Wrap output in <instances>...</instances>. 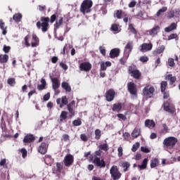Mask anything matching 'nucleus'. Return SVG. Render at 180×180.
Segmentation results:
<instances>
[{
  "label": "nucleus",
  "mask_w": 180,
  "mask_h": 180,
  "mask_svg": "<svg viewBox=\"0 0 180 180\" xmlns=\"http://www.w3.org/2000/svg\"><path fill=\"white\" fill-rule=\"evenodd\" d=\"M147 164H148V159L145 158L141 165H139L138 167L139 168V169L141 171L143 169H146V168H147Z\"/></svg>",
  "instance_id": "obj_29"
},
{
  "label": "nucleus",
  "mask_w": 180,
  "mask_h": 180,
  "mask_svg": "<svg viewBox=\"0 0 180 180\" xmlns=\"http://www.w3.org/2000/svg\"><path fill=\"white\" fill-rule=\"evenodd\" d=\"M166 79H168L169 81H170V85H173L174 82L176 81V77L172 76V75H168L166 77Z\"/></svg>",
  "instance_id": "obj_37"
},
{
  "label": "nucleus",
  "mask_w": 180,
  "mask_h": 180,
  "mask_svg": "<svg viewBox=\"0 0 180 180\" xmlns=\"http://www.w3.org/2000/svg\"><path fill=\"white\" fill-rule=\"evenodd\" d=\"M41 84H39L37 86V89L39 91H43V89H44L46 88V79H41Z\"/></svg>",
  "instance_id": "obj_32"
},
{
  "label": "nucleus",
  "mask_w": 180,
  "mask_h": 180,
  "mask_svg": "<svg viewBox=\"0 0 180 180\" xmlns=\"http://www.w3.org/2000/svg\"><path fill=\"white\" fill-rule=\"evenodd\" d=\"M140 133H141V131L140 130V129L135 128L131 133V136H132V137L137 139V137H139V136H140Z\"/></svg>",
  "instance_id": "obj_36"
},
{
  "label": "nucleus",
  "mask_w": 180,
  "mask_h": 180,
  "mask_svg": "<svg viewBox=\"0 0 180 180\" xmlns=\"http://www.w3.org/2000/svg\"><path fill=\"white\" fill-rule=\"evenodd\" d=\"M63 17H58L56 18L55 29H58L61 25H63Z\"/></svg>",
  "instance_id": "obj_30"
},
{
  "label": "nucleus",
  "mask_w": 180,
  "mask_h": 180,
  "mask_svg": "<svg viewBox=\"0 0 180 180\" xmlns=\"http://www.w3.org/2000/svg\"><path fill=\"white\" fill-rule=\"evenodd\" d=\"M110 174L111 175V178L113 180H119L122 176V174L119 172V169H117V166L113 165L110 169Z\"/></svg>",
  "instance_id": "obj_5"
},
{
  "label": "nucleus",
  "mask_w": 180,
  "mask_h": 180,
  "mask_svg": "<svg viewBox=\"0 0 180 180\" xmlns=\"http://www.w3.org/2000/svg\"><path fill=\"white\" fill-rule=\"evenodd\" d=\"M13 20H15V22H20V19H22V14L20 13H17L15 14L13 17Z\"/></svg>",
  "instance_id": "obj_43"
},
{
  "label": "nucleus",
  "mask_w": 180,
  "mask_h": 180,
  "mask_svg": "<svg viewBox=\"0 0 180 180\" xmlns=\"http://www.w3.org/2000/svg\"><path fill=\"white\" fill-rule=\"evenodd\" d=\"M95 139L96 140H99L101 139V136H102V134L101 132V129H96L95 130Z\"/></svg>",
  "instance_id": "obj_47"
},
{
  "label": "nucleus",
  "mask_w": 180,
  "mask_h": 180,
  "mask_svg": "<svg viewBox=\"0 0 180 180\" xmlns=\"http://www.w3.org/2000/svg\"><path fill=\"white\" fill-rule=\"evenodd\" d=\"M128 29H129V30H130V32L134 33V34H137V31H136V29L134 28L133 24H129Z\"/></svg>",
  "instance_id": "obj_52"
},
{
  "label": "nucleus",
  "mask_w": 180,
  "mask_h": 180,
  "mask_svg": "<svg viewBox=\"0 0 180 180\" xmlns=\"http://www.w3.org/2000/svg\"><path fill=\"white\" fill-rule=\"evenodd\" d=\"M176 37H178V34H171L168 37V40H172L174 39H176Z\"/></svg>",
  "instance_id": "obj_60"
},
{
  "label": "nucleus",
  "mask_w": 180,
  "mask_h": 180,
  "mask_svg": "<svg viewBox=\"0 0 180 180\" xmlns=\"http://www.w3.org/2000/svg\"><path fill=\"white\" fill-rule=\"evenodd\" d=\"M162 127H163V129H162L163 133H168V126H167V124H163Z\"/></svg>",
  "instance_id": "obj_63"
},
{
  "label": "nucleus",
  "mask_w": 180,
  "mask_h": 180,
  "mask_svg": "<svg viewBox=\"0 0 180 180\" xmlns=\"http://www.w3.org/2000/svg\"><path fill=\"white\" fill-rule=\"evenodd\" d=\"M111 31L115 34L119 33V25L117 24H112L111 26Z\"/></svg>",
  "instance_id": "obj_40"
},
{
  "label": "nucleus",
  "mask_w": 180,
  "mask_h": 180,
  "mask_svg": "<svg viewBox=\"0 0 180 180\" xmlns=\"http://www.w3.org/2000/svg\"><path fill=\"white\" fill-rule=\"evenodd\" d=\"M122 110V103H115L112 105V112H120Z\"/></svg>",
  "instance_id": "obj_31"
},
{
  "label": "nucleus",
  "mask_w": 180,
  "mask_h": 180,
  "mask_svg": "<svg viewBox=\"0 0 180 180\" xmlns=\"http://www.w3.org/2000/svg\"><path fill=\"white\" fill-rule=\"evenodd\" d=\"M167 85H168V83L167 82H161V91L162 92H165V89L167 88Z\"/></svg>",
  "instance_id": "obj_48"
},
{
  "label": "nucleus",
  "mask_w": 180,
  "mask_h": 180,
  "mask_svg": "<svg viewBox=\"0 0 180 180\" xmlns=\"http://www.w3.org/2000/svg\"><path fill=\"white\" fill-rule=\"evenodd\" d=\"M91 68H92V65L89 62L82 63L79 65L80 71H85L86 72H88V71H91Z\"/></svg>",
  "instance_id": "obj_9"
},
{
  "label": "nucleus",
  "mask_w": 180,
  "mask_h": 180,
  "mask_svg": "<svg viewBox=\"0 0 180 180\" xmlns=\"http://www.w3.org/2000/svg\"><path fill=\"white\" fill-rule=\"evenodd\" d=\"M56 103L59 105V108H62L65 105H68V98L65 96H62L61 98H57Z\"/></svg>",
  "instance_id": "obj_11"
},
{
  "label": "nucleus",
  "mask_w": 180,
  "mask_h": 180,
  "mask_svg": "<svg viewBox=\"0 0 180 180\" xmlns=\"http://www.w3.org/2000/svg\"><path fill=\"white\" fill-rule=\"evenodd\" d=\"M146 127H148L149 129L151 127H155V122L151 120H146L145 121Z\"/></svg>",
  "instance_id": "obj_28"
},
{
  "label": "nucleus",
  "mask_w": 180,
  "mask_h": 180,
  "mask_svg": "<svg viewBox=\"0 0 180 180\" xmlns=\"http://www.w3.org/2000/svg\"><path fill=\"white\" fill-rule=\"evenodd\" d=\"M112 63L109 61L102 62L101 63V71H106V68H108V67H110Z\"/></svg>",
  "instance_id": "obj_26"
},
{
  "label": "nucleus",
  "mask_w": 180,
  "mask_h": 180,
  "mask_svg": "<svg viewBox=\"0 0 180 180\" xmlns=\"http://www.w3.org/2000/svg\"><path fill=\"white\" fill-rule=\"evenodd\" d=\"M50 22V18L48 17H42L41 18V22L38 21L37 22V27L38 29H41L42 32H47L49 30V22Z\"/></svg>",
  "instance_id": "obj_2"
},
{
  "label": "nucleus",
  "mask_w": 180,
  "mask_h": 180,
  "mask_svg": "<svg viewBox=\"0 0 180 180\" xmlns=\"http://www.w3.org/2000/svg\"><path fill=\"white\" fill-rule=\"evenodd\" d=\"M38 151L41 154H46L47 153V144L46 143H41V146L38 148Z\"/></svg>",
  "instance_id": "obj_19"
},
{
  "label": "nucleus",
  "mask_w": 180,
  "mask_h": 180,
  "mask_svg": "<svg viewBox=\"0 0 180 180\" xmlns=\"http://www.w3.org/2000/svg\"><path fill=\"white\" fill-rule=\"evenodd\" d=\"M0 28L1 29L2 31V34H4L5 36V34H6L7 31H6V26L5 25V22L2 20H0Z\"/></svg>",
  "instance_id": "obj_33"
},
{
  "label": "nucleus",
  "mask_w": 180,
  "mask_h": 180,
  "mask_svg": "<svg viewBox=\"0 0 180 180\" xmlns=\"http://www.w3.org/2000/svg\"><path fill=\"white\" fill-rule=\"evenodd\" d=\"M139 147H140V143L136 142L135 144L133 145L131 151H133L134 153H136V151H137V148H139Z\"/></svg>",
  "instance_id": "obj_49"
},
{
  "label": "nucleus",
  "mask_w": 180,
  "mask_h": 180,
  "mask_svg": "<svg viewBox=\"0 0 180 180\" xmlns=\"http://www.w3.org/2000/svg\"><path fill=\"white\" fill-rule=\"evenodd\" d=\"M44 162L46 165H51V162H53V158L50 155H46L44 158Z\"/></svg>",
  "instance_id": "obj_38"
},
{
  "label": "nucleus",
  "mask_w": 180,
  "mask_h": 180,
  "mask_svg": "<svg viewBox=\"0 0 180 180\" xmlns=\"http://www.w3.org/2000/svg\"><path fill=\"white\" fill-rule=\"evenodd\" d=\"M163 108L164 110L169 113H175V107L170 105L169 103H165Z\"/></svg>",
  "instance_id": "obj_16"
},
{
  "label": "nucleus",
  "mask_w": 180,
  "mask_h": 180,
  "mask_svg": "<svg viewBox=\"0 0 180 180\" xmlns=\"http://www.w3.org/2000/svg\"><path fill=\"white\" fill-rule=\"evenodd\" d=\"M119 54H120V49L115 48L110 51V58H115V57H119Z\"/></svg>",
  "instance_id": "obj_18"
},
{
  "label": "nucleus",
  "mask_w": 180,
  "mask_h": 180,
  "mask_svg": "<svg viewBox=\"0 0 180 180\" xmlns=\"http://www.w3.org/2000/svg\"><path fill=\"white\" fill-rule=\"evenodd\" d=\"M114 16L117 19H122L124 16H127V14L122 11H117L115 13Z\"/></svg>",
  "instance_id": "obj_23"
},
{
  "label": "nucleus",
  "mask_w": 180,
  "mask_h": 180,
  "mask_svg": "<svg viewBox=\"0 0 180 180\" xmlns=\"http://www.w3.org/2000/svg\"><path fill=\"white\" fill-rule=\"evenodd\" d=\"M20 151L22 153V158H26V157L27 155V150H26V149H25V148H22L20 150Z\"/></svg>",
  "instance_id": "obj_51"
},
{
  "label": "nucleus",
  "mask_w": 180,
  "mask_h": 180,
  "mask_svg": "<svg viewBox=\"0 0 180 180\" xmlns=\"http://www.w3.org/2000/svg\"><path fill=\"white\" fill-rule=\"evenodd\" d=\"M94 163L97 165V167H101V168H103L105 167L106 163H105L104 160H101V158L95 156L94 159Z\"/></svg>",
  "instance_id": "obj_14"
},
{
  "label": "nucleus",
  "mask_w": 180,
  "mask_h": 180,
  "mask_svg": "<svg viewBox=\"0 0 180 180\" xmlns=\"http://www.w3.org/2000/svg\"><path fill=\"white\" fill-rule=\"evenodd\" d=\"M128 91L131 95H132L133 99L134 98H137V88L136 87V84L134 82H129L127 84Z\"/></svg>",
  "instance_id": "obj_7"
},
{
  "label": "nucleus",
  "mask_w": 180,
  "mask_h": 180,
  "mask_svg": "<svg viewBox=\"0 0 180 180\" xmlns=\"http://www.w3.org/2000/svg\"><path fill=\"white\" fill-rule=\"evenodd\" d=\"M100 150H103L104 151H108L109 150V146H108V143H103L98 146Z\"/></svg>",
  "instance_id": "obj_45"
},
{
  "label": "nucleus",
  "mask_w": 180,
  "mask_h": 180,
  "mask_svg": "<svg viewBox=\"0 0 180 180\" xmlns=\"http://www.w3.org/2000/svg\"><path fill=\"white\" fill-rule=\"evenodd\" d=\"M115 90L110 89L107 91L105 93L106 101H108V102H112V101L115 99Z\"/></svg>",
  "instance_id": "obj_13"
},
{
  "label": "nucleus",
  "mask_w": 180,
  "mask_h": 180,
  "mask_svg": "<svg viewBox=\"0 0 180 180\" xmlns=\"http://www.w3.org/2000/svg\"><path fill=\"white\" fill-rule=\"evenodd\" d=\"M63 141H70V136L68 134H63L62 136Z\"/></svg>",
  "instance_id": "obj_55"
},
{
  "label": "nucleus",
  "mask_w": 180,
  "mask_h": 180,
  "mask_svg": "<svg viewBox=\"0 0 180 180\" xmlns=\"http://www.w3.org/2000/svg\"><path fill=\"white\" fill-rule=\"evenodd\" d=\"M63 89H65V92H71V86L67 82H63L61 84Z\"/></svg>",
  "instance_id": "obj_24"
},
{
  "label": "nucleus",
  "mask_w": 180,
  "mask_h": 180,
  "mask_svg": "<svg viewBox=\"0 0 180 180\" xmlns=\"http://www.w3.org/2000/svg\"><path fill=\"white\" fill-rule=\"evenodd\" d=\"M178 143V139L174 136H169L163 141L164 147L167 148H174Z\"/></svg>",
  "instance_id": "obj_4"
},
{
  "label": "nucleus",
  "mask_w": 180,
  "mask_h": 180,
  "mask_svg": "<svg viewBox=\"0 0 180 180\" xmlns=\"http://www.w3.org/2000/svg\"><path fill=\"white\" fill-rule=\"evenodd\" d=\"M118 151V157H122L123 155V148L122 146H120L117 149Z\"/></svg>",
  "instance_id": "obj_58"
},
{
  "label": "nucleus",
  "mask_w": 180,
  "mask_h": 180,
  "mask_svg": "<svg viewBox=\"0 0 180 180\" xmlns=\"http://www.w3.org/2000/svg\"><path fill=\"white\" fill-rule=\"evenodd\" d=\"M40 43L39 37L35 34H32V37L27 35L25 37V45L26 47H37Z\"/></svg>",
  "instance_id": "obj_1"
},
{
  "label": "nucleus",
  "mask_w": 180,
  "mask_h": 180,
  "mask_svg": "<svg viewBox=\"0 0 180 180\" xmlns=\"http://www.w3.org/2000/svg\"><path fill=\"white\" fill-rule=\"evenodd\" d=\"M99 50H100V53H101L102 56H106V50L105 49V47L100 46Z\"/></svg>",
  "instance_id": "obj_56"
},
{
  "label": "nucleus",
  "mask_w": 180,
  "mask_h": 180,
  "mask_svg": "<svg viewBox=\"0 0 180 180\" xmlns=\"http://www.w3.org/2000/svg\"><path fill=\"white\" fill-rule=\"evenodd\" d=\"M68 117V112L67 111H62L59 117V123H63L64 120H67Z\"/></svg>",
  "instance_id": "obj_20"
},
{
  "label": "nucleus",
  "mask_w": 180,
  "mask_h": 180,
  "mask_svg": "<svg viewBox=\"0 0 180 180\" xmlns=\"http://www.w3.org/2000/svg\"><path fill=\"white\" fill-rule=\"evenodd\" d=\"M131 50H133V41H129L125 46L124 49V56L126 58L130 56V53H131Z\"/></svg>",
  "instance_id": "obj_10"
},
{
  "label": "nucleus",
  "mask_w": 180,
  "mask_h": 180,
  "mask_svg": "<svg viewBox=\"0 0 180 180\" xmlns=\"http://www.w3.org/2000/svg\"><path fill=\"white\" fill-rule=\"evenodd\" d=\"M165 50V46L162 45L153 51V54L155 56H158V54H162V53H164Z\"/></svg>",
  "instance_id": "obj_22"
},
{
  "label": "nucleus",
  "mask_w": 180,
  "mask_h": 180,
  "mask_svg": "<svg viewBox=\"0 0 180 180\" xmlns=\"http://www.w3.org/2000/svg\"><path fill=\"white\" fill-rule=\"evenodd\" d=\"M9 60V56L6 54H0V63L5 64Z\"/></svg>",
  "instance_id": "obj_25"
},
{
  "label": "nucleus",
  "mask_w": 180,
  "mask_h": 180,
  "mask_svg": "<svg viewBox=\"0 0 180 180\" xmlns=\"http://www.w3.org/2000/svg\"><path fill=\"white\" fill-rule=\"evenodd\" d=\"M61 169H63V165L61 163H56V171L57 172H61Z\"/></svg>",
  "instance_id": "obj_54"
},
{
  "label": "nucleus",
  "mask_w": 180,
  "mask_h": 180,
  "mask_svg": "<svg viewBox=\"0 0 180 180\" xmlns=\"http://www.w3.org/2000/svg\"><path fill=\"white\" fill-rule=\"evenodd\" d=\"M72 124H73V126H81V124H82V122L79 119L75 120L72 122Z\"/></svg>",
  "instance_id": "obj_50"
},
{
  "label": "nucleus",
  "mask_w": 180,
  "mask_h": 180,
  "mask_svg": "<svg viewBox=\"0 0 180 180\" xmlns=\"http://www.w3.org/2000/svg\"><path fill=\"white\" fill-rule=\"evenodd\" d=\"M141 51H142V53H146V51H150V50H153V44L144 43L141 46Z\"/></svg>",
  "instance_id": "obj_15"
},
{
  "label": "nucleus",
  "mask_w": 180,
  "mask_h": 180,
  "mask_svg": "<svg viewBox=\"0 0 180 180\" xmlns=\"http://www.w3.org/2000/svg\"><path fill=\"white\" fill-rule=\"evenodd\" d=\"M10 51H11V46H8L6 45L4 46L3 51H4V53H8Z\"/></svg>",
  "instance_id": "obj_59"
},
{
  "label": "nucleus",
  "mask_w": 180,
  "mask_h": 180,
  "mask_svg": "<svg viewBox=\"0 0 180 180\" xmlns=\"http://www.w3.org/2000/svg\"><path fill=\"white\" fill-rule=\"evenodd\" d=\"M121 167H122L124 169V172H126L127 171H128V168L130 167V163L127 162H124L121 164Z\"/></svg>",
  "instance_id": "obj_41"
},
{
  "label": "nucleus",
  "mask_w": 180,
  "mask_h": 180,
  "mask_svg": "<svg viewBox=\"0 0 180 180\" xmlns=\"http://www.w3.org/2000/svg\"><path fill=\"white\" fill-rule=\"evenodd\" d=\"M176 23L172 22L169 27L165 28V32H166V33H169V32L176 30Z\"/></svg>",
  "instance_id": "obj_21"
},
{
  "label": "nucleus",
  "mask_w": 180,
  "mask_h": 180,
  "mask_svg": "<svg viewBox=\"0 0 180 180\" xmlns=\"http://www.w3.org/2000/svg\"><path fill=\"white\" fill-rule=\"evenodd\" d=\"M131 77H134V78H136V79H139V78H140V75H141L138 70H131Z\"/></svg>",
  "instance_id": "obj_34"
},
{
  "label": "nucleus",
  "mask_w": 180,
  "mask_h": 180,
  "mask_svg": "<svg viewBox=\"0 0 180 180\" xmlns=\"http://www.w3.org/2000/svg\"><path fill=\"white\" fill-rule=\"evenodd\" d=\"M51 82H52V88L53 91H56V89H58L60 88V80L58 78L53 77L51 78Z\"/></svg>",
  "instance_id": "obj_17"
},
{
  "label": "nucleus",
  "mask_w": 180,
  "mask_h": 180,
  "mask_svg": "<svg viewBox=\"0 0 180 180\" xmlns=\"http://www.w3.org/2000/svg\"><path fill=\"white\" fill-rule=\"evenodd\" d=\"M7 84L10 85L11 86H14L16 84V82L15 81V78H10L7 80Z\"/></svg>",
  "instance_id": "obj_46"
},
{
  "label": "nucleus",
  "mask_w": 180,
  "mask_h": 180,
  "mask_svg": "<svg viewBox=\"0 0 180 180\" xmlns=\"http://www.w3.org/2000/svg\"><path fill=\"white\" fill-rule=\"evenodd\" d=\"M136 5H137V2L136 1H131L129 4V8H134V6H136Z\"/></svg>",
  "instance_id": "obj_64"
},
{
  "label": "nucleus",
  "mask_w": 180,
  "mask_h": 180,
  "mask_svg": "<svg viewBox=\"0 0 180 180\" xmlns=\"http://www.w3.org/2000/svg\"><path fill=\"white\" fill-rule=\"evenodd\" d=\"M155 91V89L147 84L143 89V96H146V98H153V95H154Z\"/></svg>",
  "instance_id": "obj_6"
},
{
  "label": "nucleus",
  "mask_w": 180,
  "mask_h": 180,
  "mask_svg": "<svg viewBox=\"0 0 180 180\" xmlns=\"http://www.w3.org/2000/svg\"><path fill=\"white\" fill-rule=\"evenodd\" d=\"M63 162L65 167H71L74 162V156L71 154H68L65 156Z\"/></svg>",
  "instance_id": "obj_8"
},
{
  "label": "nucleus",
  "mask_w": 180,
  "mask_h": 180,
  "mask_svg": "<svg viewBox=\"0 0 180 180\" xmlns=\"http://www.w3.org/2000/svg\"><path fill=\"white\" fill-rule=\"evenodd\" d=\"M160 29L161 28L159 25H155L150 30L147 31V32L149 33V36L154 37L155 36H157L158 33H160Z\"/></svg>",
  "instance_id": "obj_12"
},
{
  "label": "nucleus",
  "mask_w": 180,
  "mask_h": 180,
  "mask_svg": "<svg viewBox=\"0 0 180 180\" xmlns=\"http://www.w3.org/2000/svg\"><path fill=\"white\" fill-rule=\"evenodd\" d=\"M34 136L32 134H28L25 136L23 139L24 143H32V141H34Z\"/></svg>",
  "instance_id": "obj_27"
},
{
  "label": "nucleus",
  "mask_w": 180,
  "mask_h": 180,
  "mask_svg": "<svg viewBox=\"0 0 180 180\" xmlns=\"http://www.w3.org/2000/svg\"><path fill=\"white\" fill-rule=\"evenodd\" d=\"M92 1L91 0H84L81 4L80 11L82 13L85 15V13H89L91 12V8H92Z\"/></svg>",
  "instance_id": "obj_3"
},
{
  "label": "nucleus",
  "mask_w": 180,
  "mask_h": 180,
  "mask_svg": "<svg viewBox=\"0 0 180 180\" xmlns=\"http://www.w3.org/2000/svg\"><path fill=\"white\" fill-rule=\"evenodd\" d=\"M141 151H142L143 153H150L151 150H150V148L146 147V146H141Z\"/></svg>",
  "instance_id": "obj_53"
},
{
  "label": "nucleus",
  "mask_w": 180,
  "mask_h": 180,
  "mask_svg": "<svg viewBox=\"0 0 180 180\" xmlns=\"http://www.w3.org/2000/svg\"><path fill=\"white\" fill-rule=\"evenodd\" d=\"M117 116L119 117V119H121L122 120H126L127 119L126 115L123 114H117Z\"/></svg>",
  "instance_id": "obj_62"
},
{
  "label": "nucleus",
  "mask_w": 180,
  "mask_h": 180,
  "mask_svg": "<svg viewBox=\"0 0 180 180\" xmlns=\"http://www.w3.org/2000/svg\"><path fill=\"white\" fill-rule=\"evenodd\" d=\"M139 60H140L141 63H147V61H148V57H147V56H141V57L139 58Z\"/></svg>",
  "instance_id": "obj_57"
},
{
  "label": "nucleus",
  "mask_w": 180,
  "mask_h": 180,
  "mask_svg": "<svg viewBox=\"0 0 180 180\" xmlns=\"http://www.w3.org/2000/svg\"><path fill=\"white\" fill-rule=\"evenodd\" d=\"M160 164V161L157 158H154L150 160V168H155V167H158Z\"/></svg>",
  "instance_id": "obj_35"
},
{
  "label": "nucleus",
  "mask_w": 180,
  "mask_h": 180,
  "mask_svg": "<svg viewBox=\"0 0 180 180\" xmlns=\"http://www.w3.org/2000/svg\"><path fill=\"white\" fill-rule=\"evenodd\" d=\"M68 110L69 111V113H70V117H72V116L75 115L74 107H71V105H68Z\"/></svg>",
  "instance_id": "obj_44"
},
{
  "label": "nucleus",
  "mask_w": 180,
  "mask_h": 180,
  "mask_svg": "<svg viewBox=\"0 0 180 180\" xmlns=\"http://www.w3.org/2000/svg\"><path fill=\"white\" fill-rule=\"evenodd\" d=\"M167 65L169 67H175V60L172 58H169L167 62Z\"/></svg>",
  "instance_id": "obj_42"
},
{
  "label": "nucleus",
  "mask_w": 180,
  "mask_h": 180,
  "mask_svg": "<svg viewBox=\"0 0 180 180\" xmlns=\"http://www.w3.org/2000/svg\"><path fill=\"white\" fill-rule=\"evenodd\" d=\"M80 138L82 141H88V137L86 136V135H85V134H82L80 135Z\"/></svg>",
  "instance_id": "obj_61"
},
{
  "label": "nucleus",
  "mask_w": 180,
  "mask_h": 180,
  "mask_svg": "<svg viewBox=\"0 0 180 180\" xmlns=\"http://www.w3.org/2000/svg\"><path fill=\"white\" fill-rule=\"evenodd\" d=\"M168 11V8L167 7H162V8L159 9L158 11L156 13V16H161L162 13L165 12H167Z\"/></svg>",
  "instance_id": "obj_39"
}]
</instances>
